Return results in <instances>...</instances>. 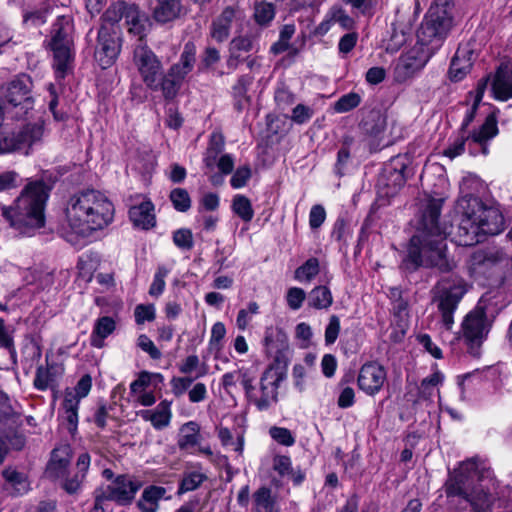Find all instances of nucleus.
I'll return each mask as SVG.
<instances>
[{"mask_svg": "<svg viewBox=\"0 0 512 512\" xmlns=\"http://www.w3.org/2000/svg\"><path fill=\"white\" fill-rule=\"evenodd\" d=\"M443 198L425 196L420 202V214L415 234L411 237L404 263L408 268L437 267L449 271L454 267L446 254L445 231L439 225Z\"/></svg>", "mask_w": 512, "mask_h": 512, "instance_id": "1", "label": "nucleus"}, {"mask_svg": "<svg viewBox=\"0 0 512 512\" xmlns=\"http://www.w3.org/2000/svg\"><path fill=\"white\" fill-rule=\"evenodd\" d=\"M114 205L95 189L77 191L66 203V242L81 249L114 220Z\"/></svg>", "mask_w": 512, "mask_h": 512, "instance_id": "2", "label": "nucleus"}, {"mask_svg": "<svg viewBox=\"0 0 512 512\" xmlns=\"http://www.w3.org/2000/svg\"><path fill=\"white\" fill-rule=\"evenodd\" d=\"M444 490L448 498L464 499L473 512H491L496 499L494 480L479 472L478 463L474 459L463 461L449 473Z\"/></svg>", "mask_w": 512, "mask_h": 512, "instance_id": "3", "label": "nucleus"}, {"mask_svg": "<svg viewBox=\"0 0 512 512\" xmlns=\"http://www.w3.org/2000/svg\"><path fill=\"white\" fill-rule=\"evenodd\" d=\"M52 186L43 180L29 181L13 205L1 208L2 216L19 234L31 236L45 225V206Z\"/></svg>", "mask_w": 512, "mask_h": 512, "instance_id": "4", "label": "nucleus"}, {"mask_svg": "<svg viewBox=\"0 0 512 512\" xmlns=\"http://www.w3.org/2000/svg\"><path fill=\"white\" fill-rule=\"evenodd\" d=\"M462 216L454 239L459 246H473L486 235H496L504 228V218L500 210L485 204L477 197L461 199Z\"/></svg>", "mask_w": 512, "mask_h": 512, "instance_id": "5", "label": "nucleus"}, {"mask_svg": "<svg viewBox=\"0 0 512 512\" xmlns=\"http://www.w3.org/2000/svg\"><path fill=\"white\" fill-rule=\"evenodd\" d=\"M285 374L277 367H267L260 376L257 386L246 397L259 411H267L278 403V389Z\"/></svg>", "mask_w": 512, "mask_h": 512, "instance_id": "6", "label": "nucleus"}, {"mask_svg": "<svg viewBox=\"0 0 512 512\" xmlns=\"http://www.w3.org/2000/svg\"><path fill=\"white\" fill-rule=\"evenodd\" d=\"M491 321L487 317L486 306L481 299L462 322V335L473 356H479L480 347L486 340L491 328Z\"/></svg>", "mask_w": 512, "mask_h": 512, "instance_id": "7", "label": "nucleus"}, {"mask_svg": "<svg viewBox=\"0 0 512 512\" xmlns=\"http://www.w3.org/2000/svg\"><path fill=\"white\" fill-rule=\"evenodd\" d=\"M133 63L145 85L152 90H158L162 79V64L146 43L135 45Z\"/></svg>", "mask_w": 512, "mask_h": 512, "instance_id": "8", "label": "nucleus"}, {"mask_svg": "<svg viewBox=\"0 0 512 512\" xmlns=\"http://www.w3.org/2000/svg\"><path fill=\"white\" fill-rule=\"evenodd\" d=\"M430 58L428 47L423 43H416L397 60L393 70L395 81L404 83L411 79L426 66Z\"/></svg>", "mask_w": 512, "mask_h": 512, "instance_id": "9", "label": "nucleus"}, {"mask_svg": "<svg viewBox=\"0 0 512 512\" xmlns=\"http://www.w3.org/2000/svg\"><path fill=\"white\" fill-rule=\"evenodd\" d=\"M122 48L121 29L100 26L94 58L102 69L111 67L117 60Z\"/></svg>", "mask_w": 512, "mask_h": 512, "instance_id": "10", "label": "nucleus"}, {"mask_svg": "<svg viewBox=\"0 0 512 512\" xmlns=\"http://www.w3.org/2000/svg\"><path fill=\"white\" fill-rule=\"evenodd\" d=\"M440 295L438 308L442 315V322L447 329H451L454 324V312L464 294L467 292L466 283L460 278H455L450 283L442 280L439 283Z\"/></svg>", "mask_w": 512, "mask_h": 512, "instance_id": "11", "label": "nucleus"}, {"mask_svg": "<svg viewBox=\"0 0 512 512\" xmlns=\"http://www.w3.org/2000/svg\"><path fill=\"white\" fill-rule=\"evenodd\" d=\"M41 137L42 130H0V153L19 151L27 155Z\"/></svg>", "mask_w": 512, "mask_h": 512, "instance_id": "12", "label": "nucleus"}, {"mask_svg": "<svg viewBox=\"0 0 512 512\" xmlns=\"http://www.w3.org/2000/svg\"><path fill=\"white\" fill-rule=\"evenodd\" d=\"M497 132L498 130H473L466 136L461 135L445 150V155L455 158L464 152L466 145L471 154L478 153V150L472 147L473 145L479 146L481 152L487 154V143L497 135Z\"/></svg>", "mask_w": 512, "mask_h": 512, "instance_id": "13", "label": "nucleus"}, {"mask_svg": "<svg viewBox=\"0 0 512 512\" xmlns=\"http://www.w3.org/2000/svg\"><path fill=\"white\" fill-rule=\"evenodd\" d=\"M92 387V378L90 375H83L76 386L74 391H66V429L74 435L78 426V407L81 399L85 398Z\"/></svg>", "mask_w": 512, "mask_h": 512, "instance_id": "14", "label": "nucleus"}, {"mask_svg": "<svg viewBox=\"0 0 512 512\" xmlns=\"http://www.w3.org/2000/svg\"><path fill=\"white\" fill-rule=\"evenodd\" d=\"M387 381L385 368L374 361L363 364L359 370L357 384L359 389L368 396H375Z\"/></svg>", "mask_w": 512, "mask_h": 512, "instance_id": "15", "label": "nucleus"}, {"mask_svg": "<svg viewBox=\"0 0 512 512\" xmlns=\"http://www.w3.org/2000/svg\"><path fill=\"white\" fill-rule=\"evenodd\" d=\"M139 488L140 484L133 481L130 477L119 475L110 484L99 487L98 491L108 501H115L124 505L134 499Z\"/></svg>", "mask_w": 512, "mask_h": 512, "instance_id": "16", "label": "nucleus"}, {"mask_svg": "<svg viewBox=\"0 0 512 512\" xmlns=\"http://www.w3.org/2000/svg\"><path fill=\"white\" fill-rule=\"evenodd\" d=\"M244 12L238 6H228L214 19L211 26V37L217 42L228 39L231 27L234 23L242 22Z\"/></svg>", "mask_w": 512, "mask_h": 512, "instance_id": "17", "label": "nucleus"}, {"mask_svg": "<svg viewBox=\"0 0 512 512\" xmlns=\"http://www.w3.org/2000/svg\"><path fill=\"white\" fill-rule=\"evenodd\" d=\"M502 373V365H495L488 366L482 370L476 369L472 372L462 375L459 377L458 382V385L461 388V394H464L466 386H469L470 384L480 380L491 381L495 387L502 385Z\"/></svg>", "mask_w": 512, "mask_h": 512, "instance_id": "18", "label": "nucleus"}, {"mask_svg": "<svg viewBox=\"0 0 512 512\" xmlns=\"http://www.w3.org/2000/svg\"><path fill=\"white\" fill-rule=\"evenodd\" d=\"M171 401L162 400L154 409L141 410L138 415L151 423L154 429L163 430L172 419Z\"/></svg>", "mask_w": 512, "mask_h": 512, "instance_id": "19", "label": "nucleus"}, {"mask_svg": "<svg viewBox=\"0 0 512 512\" xmlns=\"http://www.w3.org/2000/svg\"><path fill=\"white\" fill-rule=\"evenodd\" d=\"M28 78L23 76L12 80L5 95L6 101L12 107L23 106L27 109L30 105V88L28 86Z\"/></svg>", "mask_w": 512, "mask_h": 512, "instance_id": "20", "label": "nucleus"}, {"mask_svg": "<svg viewBox=\"0 0 512 512\" xmlns=\"http://www.w3.org/2000/svg\"><path fill=\"white\" fill-rule=\"evenodd\" d=\"M492 92L496 99L506 101L512 98V65H501L492 82Z\"/></svg>", "mask_w": 512, "mask_h": 512, "instance_id": "21", "label": "nucleus"}, {"mask_svg": "<svg viewBox=\"0 0 512 512\" xmlns=\"http://www.w3.org/2000/svg\"><path fill=\"white\" fill-rule=\"evenodd\" d=\"M201 428L196 421H188L181 425L177 437L180 450L192 453L201 442Z\"/></svg>", "mask_w": 512, "mask_h": 512, "instance_id": "22", "label": "nucleus"}, {"mask_svg": "<svg viewBox=\"0 0 512 512\" xmlns=\"http://www.w3.org/2000/svg\"><path fill=\"white\" fill-rule=\"evenodd\" d=\"M63 27L57 24L52 31L51 39L49 41L50 50L53 52V67L55 68L56 77L58 79L64 78V35Z\"/></svg>", "mask_w": 512, "mask_h": 512, "instance_id": "23", "label": "nucleus"}, {"mask_svg": "<svg viewBox=\"0 0 512 512\" xmlns=\"http://www.w3.org/2000/svg\"><path fill=\"white\" fill-rule=\"evenodd\" d=\"M128 33L137 37V44L146 43L144 37L146 35L148 18L140 12L137 6H131L126 12V20Z\"/></svg>", "mask_w": 512, "mask_h": 512, "instance_id": "24", "label": "nucleus"}, {"mask_svg": "<svg viewBox=\"0 0 512 512\" xmlns=\"http://www.w3.org/2000/svg\"><path fill=\"white\" fill-rule=\"evenodd\" d=\"M153 211L154 205L152 202L144 201L130 208L129 217L136 227L147 230L155 226Z\"/></svg>", "mask_w": 512, "mask_h": 512, "instance_id": "25", "label": "nucleus"}, {"mask_svg": "<svg viewBox=\"0 0 512 512\" xmlns=\"http://www.w3.org/2000/svg\"><path fill=\"white\" fill-rule=\"evenodd\" d=\"M153 18L159 23H167L177 19L182 12L181 0H155Z\"/></svg>", "mask_w": 512, "mask_h": 512, "instance_id": "26", "label": "nucleus"}, {"mask_svg": "<svg viewBox=\"0 0 512 512\" xmlns=\"http://www.w3.org/2000/svg\"><path fill=\"white\" fill-rule=\"evenodd\" d=\"M288 338L286 333L277 326H268L264 332L263 345L269 355H274L287 347Z\"/></svg>", "mask_w": 512, "mask_h": 512, "instance_id": "27", "label": "nucleus"}, {"mask_svg": "<svg viewBox=\"0 0 512 512\" xmlns=\"http://www.w3.org/2000/svg\"><path fill=\"white\" fill-rule=\"evenodd\" d=\"M195 55L196 50L194 45L186 44L179 62L174 64L168 72L171 77H175L182 82L185 76L193 69Z\"/></svg>", "mask_w": 512, "mask_h": 512, "instance_id": "28", "label": "nucleus"}, {"mask_svg": "<svg viewBox=\"0 0 512 512\" xmlns=\"http://www.w3.org/2000/svg\"><path fill=\"white\" fill-rule=\"evenodd\" d=\"M90 466V456L88 453H81L76 462L77 472L66 478V493L75 494L81 489L85 479L86 472Z\"/></svg>", "mask_w": 512, "mask_h": 512, "instance_id": "29", "label": "nucleus"}, {"mask_svg": "<svg viewBox=\"0 0 512 512\" xmlns=\"http://www.w3.org/2000/svg\"><path fill=\"white\" fill-rule=\"evenodd\" d=\"M115 328L116 323L112 317L103 316L98 318L90 336L91 345L96 348H102L105 338L111 335Z\"/></svg>", "mask_w": 512, "mask_h": 512, "instance_id": "30", "label": "nucleus"}, {"mask_svg": "<svg viewBox=\"0 0 512 512\" xmlns=\"http://www.w3.org/2000/svg\"><path fill=\"white\" fill-rule=\"evenodd\" d=\"M502 259L503 255L499 251H476L471 256L470 266L475 273H483Z\"/></svg>", "mask_w": 512, "mask_h": 512, "instance_id": "31", "label": "nucleus"}, {"mask_svg": "<svg viewBox=\"0 0 512 512\" xmlns=\"http://www.w3.org/2000/svg\"><path fill=\"white\" fill-rule=\"evenodd\" d=\"M2 475L6 481L4 489L11 495H23L29 490V483L24 474L8 468L3 470Z\"/></svg>", "mask_w": 512, "mask_h": 512, "instance_id": "32", "label": "nucleus"}, {"mask_svg": "<svg viewBox=\"0 0 512 512\" xmlns=\"http://www.w3.org/2000/svg\"><path fill=\"white\" fill-rule=\"evenodd\" d=\"M21 407L17 402L12 403L9 397L0 391V423L19 425Z\"/></svg>", "mask_w": 512, "mask_h": 512, "instance_id": "33", "label": "nucleus"}, {"mask_svg": "<svg viewBox=\"0 0 512 512\" xmlns=\"http://www.w3.org/2000/svg\"><path fill=\"white\" fill-rule=\"evenodd\" d=\"M253 512H279L272 492L267 487H260L252 496Z\"/></svg>", "mask_w": 512, "mask_h": 512, "instance_id": "34", "label": "nucleus"}, {"mask_svg": "<svg viewBox=\"0 0 512 512\" xmlns=\"http://www.w3.org/2000/svg\"><path fill=\"white\" fill-rule=\"evenodd\" d=\"M472 63L464 51L458 50L453 57L450 68L449 77L452 81H461L470 71Z\"/></svg>", "mask_w": 512, "mask_h": 512, "instance_id": "35", "label": "nucleus"}, {"mask_svg": "<svg viewBox=\"0 0 512 512\" xmlns=\"http://www.w3.org/2000/svg\"><path fill=\"white\" fill-rule=\"evenodd\" d=\"M131 6L133 5L126 4L125 2L113 3L103 14L101 26H107L111 29H120L118 22L122 18L126 19V12Z\"/></svg>", "mask_w": 512, "mask_h": 512, "instance_id": "36", "label": "nucleus"}, {"mask_svg": "<svg viewBox=\"0 0 512 512\" xmlns=\"http://www.w3.org/2000/svg\"><path fill=\"white\" fill-rule=\"evenodd\" d=\"M0 349L7 351L11 365H17V351L14 343V329L0 318Z\"/></svg>", "mask_w": 512, "mask_h": 512, "instance_id": "37", "label": "nucleus"}, {"mask_svg": "<svg viewBox=\"0 0 512 512\" xmlns=\"http://www.w3.org/2000/svg\"><path fill=\"white\" fill-rule=\"evenodd\" d=\"M98 264L99 259L97 254L85 253L81 255L77 263L78 278L85 283L90 282Z\"/></svg>", "mask_w": 512, "mask_h": 512, "instance_id": "38", "label": "nucleus"}, {"mask_svg": "<svg viewBox=\"0 0 512 512\" xmlns=\"http://www.w3.org/2000/svg\"><path fill=\"white\" fill-rule=\"evenodd\" d=\"M417 43H423L427 46V43L432 42L434 39L441 40L444 33L441 29V24L435 19H426L418 30Z\"/></svg>", "mask_w": 512, "mask_h": 512, "instance_id": "39", "label": "nucleus"}, {"mask_svg": "<svg viewBox=\"0 0 512 512\" xmlns=\"http://www.w3.org/2000/svg\"><path fill=\"white\" fill-rule=\"evenodd\" d=\"M206 479L207 476L200 470L185 471L180 481L177 494L183 495L196 490Z\"/></svg>", "mask_w": 512, "mask_h": 512, "instance_id": "40", "label": "nucleus"}, {"mask_svg": "<svg viewBox=\"0 0 512 512\" xmlns=\"http://www.w3.org/2000/svg\"><path fill=\"white\" fill-rule=\"evenodd\" d=\"M332 303V293L326 286H317L309 293L308 304L315 309H328Z\"/></svg>", "mask_w": 512, "mask_h": 512, "instance_id": "41", "label": "nucleus"}, {"mask_svg": "<svg viewBox=\"0 0 512 512\" xmlns=\"http://www.w3.org/2000/svg\"><path fill=\"white\" fill-rule=\"evenodd\" d=\"M254 47V41L251 36L235 37L229 47L230 61H240L244 59L245 54L249 53Z\"/></svg>", "mask_w": 512, "mask_h": 512, "instance_id": "42", "label": "nucleus"}, {"mask_svg": "<svg viewBox=\"0 0 512 512\" xmlns=\"http://www.w3.org/2000/svg\"><path fill=\"white\" fill-rule=\"evenodd\" d=\"M179 371L183 374H192L195 373L193 378H201L207 374V366L204 363L200 362V359L197 355H189L187 356L179 365Z\"/></svg>", "mask_w": 512, "mask_h": 512, "instance_id": "43", "label": "nucleus"}, {"mask_svg": "<svg viewBox=\"0 0 512 512\" xmlns=\"http://www.w3.org/2000/svg\"><path fill=\"white\" fill-rule=\"evenodd\" d=\"M254 20L258 25L267 26L275 17V7L267 1H260L254 4Z\"/></svg>", "mask_w": 512, "mask_h": 512, "instance_id": "44", "label": "nucleus"}, {"mask_svg": "<svg viewBox=\"0 0 512 512\" xmlns=\"http://www.w3.org/2000/svg\"><path fill=\"white\" fill-rule=\"evenodd\" d=\"M45 474L51 479H59L64 476V457L60 448H55L52 451Z\"/></svg>", "mask_w": 512, "mask_h": 512, "instance_id": "45", "label": "nucleus"}, {"mask_svg": "<svg viewBox=\"0 0 512 512\" xmlns=\"http://www.w3.org/2000/svg\"><path fill=\"white\" fill-rule=\"evenodd\" d=\"M217 435L221 441L222 446L230 447L233 451L237 452L240 455L243 453L244 436L242 434H238L236 440H234L232 432L228 428L218 427Z\"/></svg>", "mask_w": 512, "mask_h": 512, "instance_id": "46", "label": "nucleus"}, {"mask_svg": "<svg viewBox=\"0 0 512 512\" xmlns=\"http://www.w3.org/2000/svg\"><path fill=\"white\" fill-rule=\"evenodd\" d=\"M319 261L317 258H309L295 270V279L299 282H310L319 273Z\"/></svg>", "mask_w": 512, "mask_h": 512, "instance_id": "47", "label": "nucleus"}, {"mask_svg": "<svg viewBox=\"0 0 512 512\" xmlns=\"http://www.w3.org/2000/svg\"><path fill=\"white\" fill-rule=\"evenodd\" d=\"M232 210L243 221L250 222L254 216L251 201L244 195H236L233 198Z\"/></svg>", "mask_w": 512, "mask_h": 512, "instance_id": "48", "label": "nucleus"}, {"mask_svg": "<svg viewBox=\"0 0 512 512\" xmlns=\"http://www.w3.org/2000/svg\"><path fill=\"white\" fill-rule=\"evenodd\" d=\"M260 312V307L257 302L250 301L247 304L246 308L240 309L237 318H236V326L239 330L245 331L250 325L253 317L258 315Z\"/></svg>", "mask_w": 512, "mask_h": 512, "instance_id": "49", "label": "nucleus"}, {"mask_svg": "<svg viewBox=\"0 0 512 512\" xmlns=\"http://www.w3.org/2000/svg\"><path fill=\"white\" fill-rule=\"evenodd\" d=\"M385 130H368L363 139L365 147H368L370 152L378 151L390 144L389 139L384 137Z\"/></svg>", "mask_w": 512, "mask_h": 512, "instance_id": "50", "label": "nucleus"}, {"mask_svg": "<svg viewBox=\"0 0 512 512\" xmlns=\"http://www.w3.org/2000/svg\"><path fill=\"white\" fill-rule=\"evenodd\" d=\"M486 86H487L486 81L479 82L475 91L470 93V97H472V107L467 110L466 115L461 124V128H466L467 126H469L471 124V121L474 117L475 111H476L478 105L480 104V102L482 101Z\"/></svg>", "mask_w": 512, "mask_h": 512, "instance_id": "51", "label": "nucleus"}, {"mask_svg": "<svg viewBox=\"0 0 512 512\" xmlns=\"http://www.w3.org/2000/svg\"><path fill=\"white\" fill-rule=\"evenodd\" d=\"M169 198L173 207L179 212H186L191 207V198L187 190L175 188L170 192Z\"/></svg>", "mask_w": 512, "mask_h": 512, "instance_id": "52", "label": "nucleus"}, {"mask_svg": "<svg viewBox=\"0 0 512 512\" xmlns=\"http://www.w3.org/2000/svg\"><path fill=\"white\" fill-rule=\"evenodd\" d=\"M170 273V269L164 265L158 266L153 278V282L149 288V294L153 297H159L166 286L165 278Z\"/></svg>", "mask_w": 512, "mask_h": 512, "instance_id": "53", "label": "nucleus"}, {"mask_svg": "<svg viewBox=\"0 0 512 512\" xmlns=\"http://www.w3.org/2000/svg\"><path fill=\"white\" fill-rule=\"evenodd\" d=\"M361 102V97L355 92H350L338 99L334 105V109L338 113H344L357 107Z\"/></svg>", "mask_w": 512, "mask_h": 512, "instance_id": "54", "label": "nucleus"}, {"mask_svg": "<svg viewBox=\"0 0 512 512\" xmlns=\"http://www.w3.org/2000/svg\"><path fill=\"white\" fill-rule=\"evenodd\" d=\"M173 243L181 250H191L194 244L191 230L186 228L176 230L173 233Z\"/></svg>", "mask_w": 512, "mask_h": 512, "instance_id": "55", "label": "nucleus"}, {"mask_svg": "<svg viewBox=\"0 0 512 512\" xmlns=\"http://www.w3.org/2000/svg\"><path fill=\"white\" fill-rule=\"evenodd\" d=\"M269 435L277 443L290 447L295 443V437L291 431L284 427L273 426L269 429Z\"/></svg>", "mask_w": 512, "mask_h": 512, "instance_id": "56", "label": "nucleus"}, {"mask_svg": "<svg viewBox=\"0 0 512 512\" xmlns=\"http://www.w3.org/2000/svg\"><path fill=\"white\" fill-rule=\"evenodd\" d=\"M181 83L182 82L180 80L176 79L175 77H171L169 73H167L166 76L162 75L160 87L165 98H173L177 94Z\"/></svg>", "mask_w": 512, "mask_h": 512, "instance_id": "57", "label": "nucleus"}, {"mask_svg": "<svg viewBox=\"0 0 512 512\" xmlns=\"http://www.w3.org/2000/svg\"><path fill=\"white\" fill-rule=\"evenodd\" d=\"M236 372H237L238 380H240V383L243 386V389L245 391V396L247 397L248 394L255 387V385H253V383L256 378V373L251 368H245V367L238 369Z\"/></svg>", "mask_w": 512, "mask_h": 512, "instance_id": "58", "label": "nucleus"}, {"mask_svg": "<svg viewBox=\"0 0 512 512\" xmlns=\"http://www.w3.org/2000/svg\"><path fill=\"white\" fill-rule=\"evenodd\" d=\"M305 298H306V293L301 288L291 287L287 291V295H286L287 305L292 310L300 309Z\"/></svg>", "mask_w": 512, "mask_h": 512, "instance_id": "59", "label": "nucleus"}, {"mask_svg": "<svg viewBox=\"0 0 512 512\" xmlns=\"http://www.w3.org/2000/svg\"><path fill=\"white\" fill-rule=\"evenodd\" d=\"M443 378L441 372L435 371L422 380L420 392L423 395L431 396L434 389L443 381Z\"/></svg>", "mask_w": 512, "mask_h": 512, "instance_id": "60", "label": "nucleus"}, {"mask_svg": "<svg viewBox=\"0 0 512 512\" xmlns=\"http://www.w3.org/2000/svg\"><path fill=\"white\" fill-rule=\"evenodd\" d=\"M137 324H143L146 321H153L156 316L155 306L153 304L137 305L134 311Z\"/></svg>", "mask_w": 512, "mask_h": 512, "instance_id": "61", "label": "nucleus"}, {"mask_svg": "<svg viewBox=\"0 0 512 512\" xmlns=\"http://www.w3.org/2000/svg\"><path fill=\"white\" fill-rule=\"evenodd\" d=\"M251 178V169L248 165L241 166L236 169L231 177L230 183L234 189L244 187Z\"/></svg>", "mask_w": 512, "mask_h": 512, "instance_id": "62", "label": "nucleus"}, {"mask_svg": "<svg viewBox=\"0 0 512 512\" xmlns=\"http://www.w3.org/2000/svg\"><path fill=\"white\" fill-rule=\"evenodd\" d=\"M329 15H331L334 23H338L343 29L349 30L354 26V20L339 7H333L329 11Z\"/></svg>", "mask_w": 512, "mask_h": 512, "instance_id": "63", "label": "nucleus"}, {"mask_svg": "<svg viewBox=\"0 0 512 512\" xmlns=\"http://www.w3.org/2000/svg\"><path fill=\"white\" fill-rule=\"evenodd\" d=\"M340 332V320L338 316L332 315L329 318V323L325 329V343L327 345L333 344L339 335Z\"/></svg>", "mask_w": 512, "mask_h": 512, "instance_id": "64", "label": "nucleus"}]
</instances>
